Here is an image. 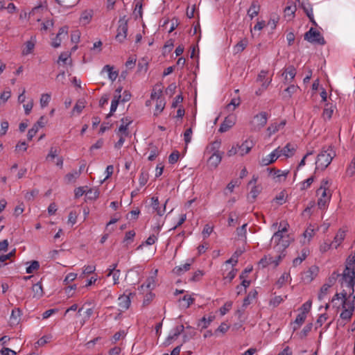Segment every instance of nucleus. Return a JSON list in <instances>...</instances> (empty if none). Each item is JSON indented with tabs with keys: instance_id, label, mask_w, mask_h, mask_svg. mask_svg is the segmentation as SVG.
I'll use <instances>...</instances> for the list:
<instances>
[{
	"instance_id": "obj_1",
	"label": "nucleus",
	"mask_w": 355,
	"mask_h": 355,
	"mask_svg": "<svg viewBox=\"0 0 355 355\" xmlns=\"http://www.w3.org/2000/svg\"><path fill=\"white\" fill-rule=\"evenodd\" d=\"M339 282L343 289L340 293H336L334 295L331 302H334L335 300H341L342 312L340 314V318L346 322H349L355 309L354 300H352V296L354 293L355 283L351 282H344L342 278L340 279Z\"/></svg>"
},
{
	"instance_id": "obj_2",
	"label": "nucleus",
	"mask_w": 355,
	"mask_h": 355,
	"mask_svg": "<svg viewBox=\"0 0 355 355\" xmlns=\"http://www.w3.org/2000/svg\"><path fill=\"white\" fill-rule=\"evenodd\" d=\"M289 225L286 221H281L278 230L273 234L271 242L275 244V248L279 254H285V250L289 246L291 243V238L288 234H284L288 232Z\"/></svg>"
},
{
	"instance_id": "obj_3",
	"label": "nucleus",
	"mask_w": 355,
	"mask_h": 355,
	"mask_svg": "<svg viewBox=\"0 0 355 355\" xmlns=\"http://www.w3.org/2000/svg\"><path fill=\"white\" fill-rule=\"evenodd\" d=\"M331 183V180L323 179L320 182V187L316 191V195L318 197L317 204L321 209H324L331 200V192L329 188Z\"/></svg>"
},
{
	"instance_id": "obj_4",
	"label": "nucleus",
	"mask_w": 355,
	"mask_h": 355,
	"mask_svg": "<svg viewBox=\"0 0 355 355\" xmlns=\"http://www.w3.org/2000/svg\"><path fill=\"white\" fill-rule=\"evenodd\" d=\"M336 156V152L331 146H324L318 154L315 162L316 169H325Z\"/></svg>"
},
{
	"instance_id": "obj_5",
	"label": "nucleus",
	"mask_w": 355,
	"mask_h": 355,
	"mask_svg": "<svg viewBox=\"0 0 355 355\" xmlns=\"http://www.w3.org/2000/svg\"><path fill=\"white\" fill-rule=\"evenodd\" d=\"M355 253L350 254L345 263V268L341 274L343 282H351L355 283Z\"/></svg>"
},
{
	"instance_id": "obj_6",
	"label": "nucleus",
	"mask_w": 355,
	"mask_h": 355,
	"mask_svg": "<svg viewBox=\"0 0 355 355\" xmlns=\"http://www.w3.org/2000/svg\"><path fill=\"white\" fill-rule=\"evenodd\" d=\"M268 114L266 112H261L256 114L250 121L251 130L258 132L267 123Z\"/></svg>"
},
{
	"instance_id": "obj_7",
	"label": "nucleus",
	"mask_w": 355,
	"mask_h": 355,
	"mask_svg": "<svg viewBox=\"0 0 355 355\" xmlns=\"http://www.w3.org/2000/svg\"><path fill=\"white\" fill-rule=\"evenodd\" d=\"M116 31V40L119 42H123L125 40L128 33V19L126 16L119 18Z\"/></svg>"
},
{
	"instance_id": "obj_8",
	"label": "nucleus",
	"mask_w": 355,
	"mask_h": 355,
	"mask_svg": "<svg viewBox=\"0 0 355 355\" xmlns=\"http://www.w3.org/2000/svg\"><path fill=\"white\" fill-rule=\"evenodd\" d=\"M304 40L312 44L320 45H324L326 43L322 34L313 28H311L309 31L304 34Z\"/></svg>"
},
{
	"instance_id": "obj_9",
	"label": "nucleus",
	"mask_w": 355,
	"mask_h": 355,
	"mask_svg": "<svg viewBox=\"0 0 355 355\" xmlns=\"http://www.w3.org/2000/svg\"><path fill=\"white\" fill-rule=\"evenodd\" d=\"M286 254H279L276 257H273L270 255L265 256L259 262V265L262 268H265L272 263H274L275 266L279 265V261L285 257Z\"/></svg>"
},
{
	"instance_id": "obj_10",
	"label": "nucleus",
	"mask_w": 355,
	"mask_h": 355,
	"mask_svg": "<svg viewBox=\"0 0 355 355\" xmlns=\"http://www.w3.org/2000/svg\"><path fill=\"white\" fill-rule=\"evenodd\" d=\"M236 123L234 116H228L220 124L218 131L221 133L228 131Z\"/></svg>"
},
{
	"instance_id": "obj_11",
	"label": "nucleus",
	"mask_w": 355,
	"mask_h": 355,
	"mask_svg": "<svg viewBox=\"0 0 355 355\" xmlns=\"http://www.w3.org/2000/svg\"><path fill=\"white\" fill-rule=\"evenodd\" d=\"M237 146L239 149V154L241 156H244L245 155L250 153L254 146V143L252 140L246 139L241 145L237 144Z\"/></svg>"
},
{
	"instance_id": "obj_12",
	"label": "nucleus",
	"mask_w": 355,
	"mask_h": 355,
	"mask_svg": "<svg viewBox=\"0 0 355 355\" xmlns=\"http://www.w3.org/2000/svg\"><path fill=\"white\" fill-rule=\"evenodd\" d=\"M223 153L216 150L214 152L208 159V164L210 167L216 168L220 163Z\"/></svg>"
},
{
	"instance_id": "obj_13",
	"label": "nucleus",
	"mask_w": 355,
	"mask_h": 355,
	"mask_svg": "<svg viewBox=\"0 0 355 355\" xmlns=\"http://www.w3.org/2000/svg\"><path fill=\"white\" fill-rule=\"evenodd\" d=\"M268 171H269V174L270 175H272L275 179H276V181L281 182L282 180H285L287 175L288 174V171H281L279 169H276L275 168H268Z\"/></svg>"
},
{
	"instance_id": "obj_14",
	"label": "nucleus",
	"mask_w": 355,
	"mask_h": 355,
	"mask_svg": "<svg viewBox=\"0 0 355 355\" xmlns=\"http://www.w3.org/2000/svg\"><path fill=\"white\" fill-rule=\"evenodd\" d=\"M275 150H278L279 157L284 155L286 157H289L294 154L295 148L293 145L288 143L284 148H281L280 147H278Z\"/></svg>"
},
{
	"instance_id": "obj_15",
	"label": "nucleus",
	"mask_w": 355,
	"mask_h": 355,
	"mask_svg": "<svg viewBox=\"0 0 355 355\" xmlns=\"http://www.w3.org/2000/svg\"><path fill=\"white\" fill-rule=\"evenodd\" d=\"M279 157L278 150H273L270 154L267 155L266 157H263L259 163L261 166H268L270 164L274 163Z\"/></svg>"
},
{
	"instance_id": "obj_16",
	"label": "nucleus",
	"mask_w": 355,
	"mask_h": 355,
	"mask_svg": "<svg viewBox=\"0 0 355 355\" xmlns=\"http://www.w3.org/2000/svg\"><path fill=\"white\" fill-rule=\"evenodd\" d=\"M157 272V270L155 271L154 276H151L147 278L146 282L139 288V290L141 291H144V288H146L147 290H153L155 286V278Z\"/></svg>"
},
{
	"instance_id": "obj_17",
	"label": "nucleus",
	"mask_w": 355,
	"mask_h": 355,
	"mask_svg": "<svg viewBox=\"0 0 355 355\" xmlns=\"http://www.w3.org/2000/svg\"><path fill=\"white\" fill-rule=\"evenodd\" d=\"M118 301L121 311H124L130 307L131 301L129 295H121L119 297Z\"/></svg>"
},
{
	"instance_id": "obj_18",
	"label": "nucleus",
	"mask_w": 355,
	"mask_h": 355,
	"mask_svg": "<svg viewBox=\"0 0 355 355\" xmlns=\"http://www.w3.org/2000/svg\"><path fill=\"white\" fill-rule=\"evenodd\" d=\"M151 201H152L151 206H152L153 209L156 211L157 214L159 216L164 215V214L165 213V211H166V204L168 202V200H166L165 204L164 205L163 208H161L159 206V200H158L157 197H153L151 198Z\"/></svg>"
},
{
	"instance_id": "obj_19",
	"label": "nucleus",
	"mask_w": 355,
	"mask_h": 355,
	"mask_svg": "<svg viewBox=\"0 0 355 355\" xmlns=\"http://www.w3.org/2000/svg\"><path fill=\"white\" fill-rule=\"evenodd\" d=\"M260 10V5L257 1H254L251 3L250 7L248 10V15L250 17V19H253L256 17Z\"/></svg>"
},
{
	"instance_id": "obj_20",
	"label": "nucleus",
	"mask_w": 355,
	"mask_h": 355,
	"mask_svg": "<svg viewBox=\"0 0 355 355\" xmlns=\"http://www.w3.org/2000/svg\"><path fill=\"white\" fill-rule=\"evenodd\" d=\"M295 75L296 69L293 66L288 67L282 73V76H284L285 80L288 82L291 81L295 78Z\"/></svg>"
},
{
	"instance_id": "obj_21",
	"label": "nucleus",
	"mask_w": 355,
	"mask_h": 355,
	"mask_svg": "<svg viewBox=\"0 0 355 355\" xmlns=\"http://www.w3.org/2000/svg\"><path fill=\"white\" fill-rule=\"evenodd\" d=\"M193 262V259H191L190 263H186L182 266H176L173 269V272L175 273L177 275H182L184 272L190 270L191 266Z\"/></svg>"
},
{
	"instance_id": "obj_22",
	"label": "nucleus",
	"mask_w": 355,
	"mask_h": 355,
	"mask_svg": "<svg viewBox=\"0 0 355 355\" xmlns=\"http://www.w3.org/2000/svg\"><path fill=\"white\" fill-rule=\"evenodd\" d=\"M93 17V10H85L82 12L80 18V22L83 25L88 24L92 18Z\"/></svg>"
},
{
	"instance_id": "obj_23",
	"label": "nucleus",
	"mask_w": 355,
	"mask_h": 355,
	"mask_svg": "<svg viewBox=\"0 0 355 355\" xmlns=\"http://www.w3.org/2000/svg\"><path fill=\"white\" fill-rule=\"evenodd\" d=\"M32 291L34 298L40 299L44 295L43 288L40 282L33 284Z\"/></svg>"
},
{
	"instance_id": "obj_24",
	"label": "nucleus",
	"mask_w": 355,
	"mask_h": 355,
	"mask_svg": "<svg viewBox=\"0 0 355 355\" xmlns=\"http://www.w3.org/2000/svg\"><path fill=\"white\" fill-rule=\"evenodd\" d=\"M80 172L73 170L72 172L67 173L64 176V180L67 184L75 182V181L80 177Z\"/></svg>"
},
{
	"instance_id": "obj_25",
	"label": "nucleus",
	"mask_w": 355,
	"mask_h": 355,
	"mask_svg": "<svg viewBox=\"0 0 355 355\" xmlns=\"http://www.w3.org/2000/svg\"><path fill=\"white\" fill-rule=\"evenodd\" d=\"M162 88H163V87L162 86L161 84L160 85L157 84L154 87L153 92H151L150 98L153 100L156 99V101L161 100L162 98H160V97L162 94Z\"/></svg>"
},
{
	"instance_id": "obj_26",
	"label": "nucleus",
	"mask_w": 355,
	"mask_h": 355,
	"mask_svg": "<svg viewBox=\"0 0 355 355\" xmlns=\"http://www.w3.org/2000/svg\"><path fill=\"white\" fill-rule=\"evenodd\" d=\"M121 121V125L119 128V132L122 133L125 136H127L128 135L127 131L128 126L131 123L132 121L128 118H122Z\"/></svg>"
},
{
	"instance_id": "obj_27",
	"label": "nucleus",
	"mask_w": 355,
	"mask_h": 355,
	"mask_svg": "<svg viewBox=\"0 0 355 355\" xmlns=\"http://www.w3.org/2000/svg\"><path fill=\"white\" fill-rule=\"evenodd\" d=\"M285 124H286V121H282L279 124H277V123L270 124L267 128L268 135L271 136L272 135L275 134V132L279 131V130L280 128H283L285 125Z\"/></svg>"
},
{
	"instance_id": "obj_28",
	"label": "nucleus",
	"mask_w": 355,
	"mask_h": 355,
	"mask_svg": "<svg viewBox=\"0 0 355 355\" xmlns=\"http://www.w3.org/2000/svg\"><path fill=\"white\" fill-rule=\"evenodd\" d=\"M21 315V310L15 309L12 311L11 315L10 317V322L12 324H18Z\"/></svg>"
},
{
	"instance_id": "obj_29",
	"label": "nucleus",
	"mask_w": 355,
	"mask_h": 355,
	"mask_svg": "<svg viewBox=\"0 0 355 355\" xmlns=\"http://www.w3.org/2000/svg\"><path fill=\"white\" fill-rule=\"evenodd\" d=\"M345 236V232L339 230L334 237V240L332 242V244L334 245L335 248L341 243V242L344 240Z\"/></svg>"
},
{
	"instance_id": "obj_30",
	"label": "nucleus",
	"mask_w": 355,
	"mask_h": 355,
	"mask_svg": "<svg viewBox=\"0 0 355 355\" xmlns=\"http://www.w3.org/2000/svg\"><path fill=\"white\" fill-rule=\"evenodd\" d=\"M300 89V87L297 85H291L288 86L284 91V98H290L293 94L297 92V90Z\"/></svg>"
},
{
	"instance_id": "obj_31",
	"label": "nucleus",
	"mask_w": 355,
	"mask_h": 355,
	"mask_svg": "<svg viewBox=\"0 0 355 355\" xmlns=\"http://www.w3.org/2000/svg\"><path fill=\"white\" fill-rule=\"evenodd\" d=\"M215 317L214 315H210L208 318L204 316L198 324V327H200L202 329H206L210 323L214 320Z\"/></svg>"
},
{
	"instance_id": "obj_32",
	"label": "nucleus",
	"mask_w": 355,
	"mask_h": 355,
	"mask_svg": "<svg viewBox=\"0 0 355 355\" xmlns=\"http://www.w3.org/2000/svg\"><path fill=\"white\" fill-rule=\"evenodd\" d=\"M248 44V41L247 39L241 40L234 47V51L235 53H239L242 52Z\"/></svg>"
},
{
	"instance_id": "obj_33",
	"label": "nucleus",
	"mask_w": 355,
	"mask_h": 355,
	"mask_svg": "<svg viewBox=\"0 0 355 355\" xmlns=\"http://www.w3.org/2000/svg\"><path fill=\"white\" fill-rule=\"evenodd\" d=\"M257 295V292L255 290L250 291L243 300V306L246 308L251 303V301L256 298Z\"/></svg>"
},
{
	"instance_id": "obj_34",
	"label": "nucleus",
	"mask_w": 355,
	"mask_h": 355,
	"mask_svg": "<svg viewBox=\"0 0 355 355\" xmlns=\"http://www.w3.org/2000/svg\"><path fill=\"white\" fill-rule=\"evenodd\" d=\"M236 272H237V270L235 269V268H232L230 272H228V273L227 275H224V277H223V279H224V283L225 284H227V283H230L232 279L236 277Z\"/></svg>"
},
{
	"instance_id": "obj_35",
	"label": "nucleus",
	"mask_w": 355,
	"mask_h": 355,
	"mask_svg": "<svg viewBox=\"0 0 355 355\" xmlns=\"http://www.w3.org/2000/svg\"><path fill=\"white\" fill-rule=\"evenodd\" d=\"M241 103V100L239 97L233 98L230 103L227 105V109L229 111H233L235 110L236 107H238Z\"/></svg>"
},
{
	"instance_id": "obj_36",
	"label": "nucleus",
	"mask_w": 355,
	"mask_h": 355,
	"mask_svg": "<svg viewBox=\"0 0 355 355\" xmlns=\"http://www.w3.org/2000/svg\"><path fill=\"white\" fill-rule=\"evenodd\" d=\"M156 106H155V111L154 112L155 116H157L159 114H160L164 109L165 107V101L163 99L157 100L156 101Z\"/></svg>"
},
{
	"instance_id": "obj_37",
	"label": "nucleus",
	"mask_w": 355,
	"mask_h": 355,
	"mask_svg": "<svg viewBox=\"0 0 355 355\" xmlns=\"http://www.w3.org/2000/svg\"><path fill=\"white\" fill-rule=\"evenodd\" d=\"M187 329L188 330L187 333L183 336V342H187L190 338H192L196 335V331L191 328L190 326H187Z\"/></svg>"
},
{
	"instance_id": "obj_38",
	"label": "nucleus",
	"mask_w": 355,
	"mask_h": 355,
	"mask_svg": "<svg viewBox=\"0 0 355 355\" xmlns=\"http://www.w3.org/2000/svg\"><path fill=\"white\" fill-rule=\"evenodd\" d=\"M248 224H243L241 227L236 229V234L239 239H245L247 234V227Z\"/></svg>"
},
{
	"instance_id": "obj_39",
	"label": "nucleus",
	"mask_w": 355,
	"mask_h": 355,
	"mask_svg": "<svg viewBox=\"0 0 355 355\" xmlns=\"http://www.w3.org/2000/svg\"><path fill=\"white\" fill-rule=\"evenodd\" d=\"M103 70L108 72L109 78L111 79L112 80H114L116 78V77L118 76L117 72L114 71L113 68L112 67H110V65H105L103 67Z\"/></svg>"
},
{
	"instance_id": "obj_40",
	"label": "nucleus",
	"mask_w": 355,
	"mask_h": 355,
	"mask_svg": "<svg viewBox=\"0 0 355 355\" xmlns=\"http://www.w3.org/2000/svg\"><path fill=\"white\" fill-rule=\"evenodd\" d=\"M341 276V275L338 274L337 272L334 271L328 278L326 284L330 286L331 287L336 283L338 277Z\"/></svg>"
},
{
	"instance_id": "obj_41",
	"label": "nucleus",
	"mask_w": 355,
	"mask_h": 355,
	"mask_svg": "<svg viewBox=\"0 0 355 355\" xmlns=\"http://www.w3.org/2000/svg\"><path fill=\"white\" fill-rule=\"evenodd\" d=\"M40 268V263L37 261H31L29 266L26 268V272L30 274L33 273L35 270H37Z\"/></svg>"
},
{
	"instance_id": "obj_42",
	"label": "nucleus",
	"mask_w": 355,
	"mask_h": 355,
	"mask_svg": "<svg viewBox=\"0 0 355 355\" xmlns=\"http://www.w3.org/2000/svg\"><path fill=\"white\" fill-rule=\"evenodd\" d=\"M85 107V102L83 100H78L73 108V112H77L80 114Z\"/></svg>"
},
{
	"instance_id": "obj_43",
	"label": "nucleus",
	"mask_w": 355,
	"mask_h": 355,
	"mask_svg": "<svg viewBox=\"0 0 355 355\" xmlns=\"http://www.w3.org/2000/svg\"><path fill=\"white\" fill-rule=\"evenodd\" d=\"M148 180V173L146 171H141L139 175V182L140 186H144Z\"/></svg>"
},
{
	"instance_id": "obj_44",
	"label": "nucleus",
	"mask_w": 355,
	"mask_h": 355,
	"mask_svg": "<svg viewBox=\"0 0 355 355\" xmlns=\"http://www.w3.org/2000/svg\"><path fill=\"white\" fill-rule=\"evenodd\" d=\"M119 100H120L119 98L114 97V98L112 99V103H111L110 114H107V117H109L111 115H112V114L116 111V110L118 107L119 103Z\"/></svg>"
},
{
	"instance_id": "obj_45",
	"label": "nucleus",
	"mask_w": 355,
	"mask_h": 355,
	"mask_svg": "<svg viewBox=\"0 0 355 355\" xmlns=\"http://www.w3.org/2000/svg\"><path fill=\"white\" fill-rule=\"evenodd\" d=\"M51 99V95L49 94H43L40 98V105L42 107L47 106Z\"/></svg>"
},
{
	"instance_id": "obj_46",
	"label": "nucleus",
	"mask_w": 355,
	"mask_h": 355,
	"mask_svg": "<svg viewBox=\"0 0 355 355\" xmlns=\"http://www.w3.org/2000/svg\"><path fill=\"white\" fill-rule=\"evenodd\" d=\"M312 327H313V324L312 323L307 324L303 328V329L301 331V332L300 334V338H305L308 335V334L311 331Z\"/></svg>"
},
{
	"instance_id": "obj_47",
	"label": "nucleus",
	"mask_w": 355,
	"mask_h": 355,
	"mask_svg": "<svg viewBox=\"0 0 355 355\" xmlns=\"http://www.w3.org/2000/svg\"><path fill=\"white\" fill-rule=\"evenodd\" d=\"M236 224H239L238 218L235 213H230L228 218V225L234 226Z\"/></svg>"
},
{
	"instance_id": "obj_48",
	"label": "nucleus",
	"mask_w": 355,
	"mask_h": 355,
	"mask_svg": "<svg viewBox=\"0 0 355 355\" xmlns=\"http://www.w3.org/2000/svg\"><path fill=\"white\" fill-rule=\"evenodd\" d=\"M346 173L349 176H353L355 175V158L352 159L350 164L347 168Z\"/></svg>"
},
{
	"instance_id": "obj_49",
	"label": "nucleus",
	"mask_w": 355,
	"mask_h": 355,
	"mask_svg": "<svg viewBox=\"0 0 355 355\" xmlns=\"http://www.w3.org/2000/svg\"><path fill=\"white\" fill-rule=\"evenodd\" d=\"M288 278H290L289 273H287V272L283 273L277 282V285L279 287L282 286L285 284V282L288 281Z\"/></svg>"
},
{
	"instance_id": "obj_50",
	"label": "nucleus",
	"mask_w": 355,
	"mask_h": 355,
	"mask_svg": "<svg viewBox=\"0 0 355 355\" xmlns=\"http://www.w3.org/2000/svg\"><path fill=\"white\" fill-rule=\"evenodd\" d=\"M329 288H331V286L327 284L326 283L321 287L320 293L318 294V299L320 300H322L324 296L327 295Z\"/></svg>"
},
{
	"instance_id": "obj_51",
	"label": "nucleus",
	"mask_w": 355,
	"mask_h": 355,
	"mask_svg": "<svg viewBox=\"0 0 355 355\" xmlns=\"http://www.w3.org/2000/svg\"><path fill=\"white\" fill-rule=\"evenodd\" d=\"M232 302H227L220 309V312L221 315H225L232 308Z\"/></svg>"
},
{
	"instance_id": "obj_52",
	"label": "nucleus",
	"mask_w": 355,
	"mask_h": 355,
	"mask_svg": "<svg viewBox=\"0 0 355 355\" xmlns=\"http://www.w3.org/2000/svg\"><path fill=\"white\" fill-rule=\"evenodd\" d=\"M306 318V315L304 314V313H300L296 318H295V323L297 324L299 326H300L301 324H302L304 323V322L305 321Z\"/></svg>"
},
{
	"instance_id": "obj_53",
	"label": "nucleus",
	"mask_w": 355,
	"mask_h": 355,
	"mask_svg": "<svg viewBox=\"0 0 355 355\" xmlns=\"http://www.w3.org/2000/svg\"><path fill=\"white\" fill-rule=\"evenodd\" d=\"M192 133L191 128L187 129L184 133V139L187 145L191 141Z\"/></svg>"
},
{
	"instance_id": "obj_54",
	"label": "nucleus",
	"mask_w": 355,
	"mask_h": 355,
	"mask_svg": "<svg viewBox=\"0 0 355 355\" xmlns=\"http://www.w3.org/2000/svg\"><path fill=\"white\" fill-rule=\"evenodd\" d=\"M334 110L332 107H325L323 110L322 113V117L324 119H330L331 118V116L333 114Z\"/></svg>"
},
{
	"instance_id": "obj_55",
	"label": "nucleus",
	"mask_w": 355,
	"mask_h": 355,
	"mask_svg": "<svg viewBox=\"0 0 355 355\" xmlns=\"http://www.w3.org/2000/svg\"><path fill=\"white\" fill-rule=\"evenodd\" d=\"M39 128H37V125H33V126L28 130L27 134V137L28 140H31L33 137L36 135L38 132Z\"/></svg>"
},
{
	"instance_id": "obj_56",
	"label": "nucleus",
	"mask_w": 355,
	"mask_h": 355,
	"mask_svg": "<svg viewBox=\"0 0 355 355\" xmlns=\"http://www.w3.org/2000/svg\"><path fill=\"white\" fill-rule=\"evenodd\" d=\"M180 157V153L178 151L173 152L168 157V162L170 164H175L178 162Z\"/></svg>"
},
{
	"instance_id": "obj_57",
	"label": "nucleus",
	"mask_w": 355,
	"mask_h": 355,
	"mask_svg": "<svg viewBox=\"0 0 355 355\" xmlns=\"http://www.w3.org/2000/svg\"><path fill=\"white\" fill-rule=\"evenodd\" d=\"M89 199H96L99 196V191L97 189H89L86 192Z\"/></svg>"
},
{
	"instance_id": "obj_58",
	"label": "nucleus",
	"mask_w": 355,
	"mask_h": 355,
	"mask_svg": "<svg viewBox=\"0 0 355 355\" xmlns=\"http://www.w3.org/2000/svg\"><path fill=\"white\" fill-rule=\"evenodd\" d=\"M38 194H39V190L34 189V190H32L30 192H27L26 196H25V198L27 200L31 201V200H33L34 199V198L36 196H37Z\"/></svg>"
},
{
	"instance_id": "obj_59",
	"label": "nucleus",
	"mask_w": 355,
	"mask_h": 355,
	"mask_svg": "<svg viewBox=\"0 0 355 355\" xmlns=\"http://www.w3.org/2000/svg\"><path fill=\"white\" fill-rule=\"evenodd\" d=\"M311 308V302L307 301L305 303L302 304V306L300 308L301 313H304L305 315H306L310 309Z\"/></svg>"
},
{
	"instance_id": "obj_60",
	"label": "nucleus",
	"mask_w": 355,
	"mask_h": 355,
	"mask_svg": "<svg viewBox=\"0 0 355 355\" xmlns=\"http://www.w3.org/2000/svg\"><path fill=\"white\" fill-rule=\"evenodd\" d=\"M302 8L306 15L309 13V12H313L312 6L307 1H302Z\"/></svg>"
},
{
	"instance_id": "obj_61",
	"label": "nucleus",
	"mask_w": 355,
	"mask_h": 355,
	"mask_svg": "<svg viewBox=\"0 0 355 355\" xmlns=\"http://www.w3.org/2000/svg\"><path fill=\"white\" fill-rule=\"evenodd\" d=\"M295 10H296V7H295V6H293V5L287 6L284 8L285 14L288 16H293L295 14Z\"/></svg>"
},
{
	"instance_id": "obj_62",
	"label": "nucleus",
	"mask_w": 355,
	"mask_h": 355,
	"mask_svg": "<svg viewBox=\"0 0 355 355\" xmlns=\"http://www.w3.org/2000/svg\"><path fill=\"white\" fill-rule=\"evenodd\" d=\"M259 193V189H258L257 187L256 186H254L250 193H249V198H252V200H254L256 199V198L257 197L258 194Z\"/></svg>"
},
{
	"instance_id": "obj_63",
	"label": "nucleus",
	"mask_w": 355,
	"mask_h": 355,
	"mask_svg": "<svg viewBox=\"0 0 355 355\" xmlns=\"http://www.w3.org/2000/svg\"><path fill=\"white\" fill-rule=\"evenodd\" d=\"M327 315L326 314H321L316 321V328L321 327L323 323L327 320Z\"/></svg>"
},
{
	"instance_id": "obj_64",
	"label": "nucleus",
	"mask_w": 355,
	"mask_h": 355,
	"mask_svg": "<svg viewBox=\"0 0 355 355\" xmlns=\"http://www.w3.org/2000/svg\"><path fill=\"white\" fill-rule=\"evenodd\" d=\"M1 355H16V352L9 348L3 347L0 351Z\"/></svg>"
}]
</instances>
